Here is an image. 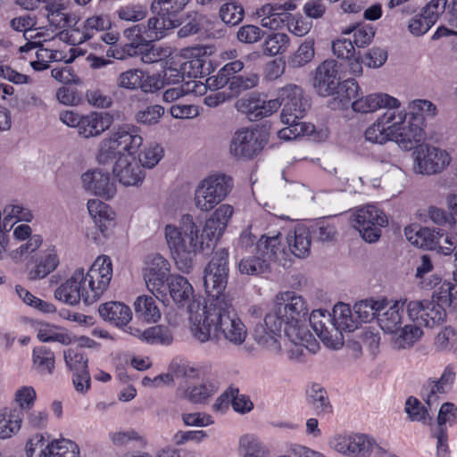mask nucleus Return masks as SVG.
Masks as SVG:
<instances>
[{"label":"nucleus","mask_w":457,"mask_h":457,"mask_svg":"<svg viewBox=\"0 0 457 457\" xmlns=\"http://www.w3.org/2000/svg\"><path fill=\"white\" fill-rule=\"evenodd\" d=\"M228 250H217L204 269V286L208 301L200 315H192V333L200 343L220 335L230 343L241 345L245 340L246 329L232 304V298L225 292L228 278Z\"/></svg>","instance_id":"1"},{"label":"nucleus","mask_w":457,"mask_h":457,"mask_svg":"<svg viewBox=\"0 0 457 457\" xmlns=\"http://www.w3.org/2000/svg\"><path fill=\"white\" fill-rule=\"evenodd\" d=\"M309 308L303 296L292 291L280 293L276 297L273 312L265 315L263 323L257 324L253 336L259 344L275 342L284 326L285 336L295 345L311 344L318 347V343L306 327Z\"/></svg>","instance_id":"2"},{"label":"nucleus","mask_w":457,"mask_h":457,"mask_svg":"<svg viewBox=\"0 0 457 457\" xmlns=\"http://www.w3.org/2000/svg\"><path fill=\"white\" fill-rule=\"evenodd\" d=\"M112 277L111 259L108 256L98 257L87 273L83 269H77L55 289L54 297L69 305H77L80 301L90 305L107 289Z\"/></svg>","instance_id":"3"},{"label":"nucleus","mask_w":457,"mask_h":457,"mask_svg":"<svg viewBox=\"0 0 457 457\" xmlns=\"http://www.w3.org/2000/svg\"><path fill=\"white\" fill-rule=\"evenodd\" d=\"M241 274L258 276L269 270L270 262L278 260L282 251L280 233L268 237L262 235L259 240L248 229L244 230L235 246Z\"/></svg>","instance_id":"4"},{"label":"nucleus","mask_w":457,"mask_h":457,"mask_svg":"<svg viewBox=\"0 0 457 457\" xmlns=\"http://www.w3.org/2000/svg\"><path fill=\"white\" fill-rule=\"evenodd\" d=\"M199 233L200 226L190 214L183 215L179 226H165L167 245L178 269L182 272L189 273L194 267L196 253L207 249L205 240Z\"/></svg>","instance_id":"5"},{"label":"nucleus","mask_w":457,"mask_h":457,"mask_svg":"<svg viewBox=\"0 0 457 457\" xmlns=\"http://www.w3.org/2000/svg\"><path fill=\"white\" fill-rule=\"evenodd\" d=\"M142 30H125L129 32L128 37H131L130 42L125 44L123 51L129 56H141V60L145 63H154L162 61L170 55V51L168 48L155 47L154 41L165 37L166 30H144L146 34L145 38Z\"/></svg>","instance_id":"6"},{"label":"nucleus","mask_w":457,"mask_h":457,"mask_svg":"<svg viewBox=\"0 0 457 457\" xmlns=\"http://www.w3.org/2000/svg\"><path fill=\"white\" fill-rule=\"evenodd\" d=\"M233 187V179L225 174H212L203 179L195 192V204L208 212L221 203Z\"/></svg>","instance_id":"7"},{"label":"nucleus","mask_w":457,"mask_h":457,"mask_svg":"<svg viewBox=\"0 0 457 457\" xmlns=\"http://www.w3.org/2000/svg\"><path fill=\"white\" fill-rule=\"evenodd\" d=\"M280 106H283L280 119L287 125L303 127L298 122L304 117L311 107V100L304 94L302 87L296 84H287L278 91V98Z\"/></svg>","instance_id":"8"},{"label":"nucleus","mask_w":457,"mask_h":457,"mask_svg":"<svg viewBox=\"0 0 457 457\" xmlns=\"http://www.w3.org/2000/svg\"><path fill=\"white\" fill-rule=\"evenodd\" d=\"M393 123L395 122V128L392 129V141L406 150H411L424 139L423 129L420 126L423 118L414 112L406 113L403 111H395Z\"/></svg>","instance_id":"9"},{"label":"nucleus","mask_w":457,"mask_h":457,"mask_svg":"<svg viewBox=\"0 0 457 457\" xmlns=\"http://www.w3.org/2000/svg\"><path fill=\"white\" fill-rule=\"evenodd\" d=\"M268 143V134L257 129L243 128L235 132L229 153L237 159L251 160L257 156Z\"/></svg>","instance_id":"10"},{"label":"nucleus","mask_w":457,"mask_h":457,"mask_svg":"<svg viewBox=\"0 0 457 457\" xmlns=\"http://www.w3.org/2000/svg\"><path fill=\"white\" fill-rule=\"evenodd\" d=\"M28 457H79V448L71 440L62 438L52 442L37 435L26 445Z\"/></svg>","instance_id":"11"},{"label":"nucleus","mask_w":457,"mask_h":457,"mask_svg":"<svg viewBox=\"0 0 457 457\" xmlns=\"http://www.w3.org/2000/svg\"><path fill=\"white\" fill-rule=\"evenodd\" d=\"M353 227L361 237L369 242H376L381 236V228L387 224L386 214L374 205L360 208L353 214Z\"/></svg>","instance_id":"12"},{"label":"nucleus","mask_w":457,"mask_h":457,"mask_svg":"<svg viewBox=\"0 0 457 457\" xmlns=\"http://www.w3.org/2000/svg\"><path fill=\"white\" fill-rule=\"evenodd\" d=\"M409 318L427 328L439 326L445 321L446 311L434 298L431 300H414L406 304Z\"/></svg>","instance_id":"13"},{"label":"nucleus","mask_w":457,"mask_h":457,"mask_svg":"<svg viewBox=\"0 0 457 457\" xmlns=\"http://www.w3.org/2000/svg\"><path fill=\"white\" fill-rule=\"evenodd\" d=\"M170 263L161 254L153 255L145 269L144 278L153 294L165 295L166 282L170 279Z\"/></svg>","instance_id":"14"},{"label":"nucleus","mask_w":457,"mask_h":457,"mask_svg":"<svg viewBox=\"0 0 457 457\" xmlns=\"http://www.w3.org/2000/svg\"><path fill=\"white\" fill-rule=\"evenodd\" d=\"M332 445L337 452L346 456L369 457L376 443L364 434H352L335 436Z\"/></svg>","instance_id":"15"},{"label":"nucleus","mask_w":457,"mask_h":457,"mask_svg":"<svg viewBox=\"0 0 457 457\" xmlns=\"http://www.w3.org/2000/svg\"><path fill=\"white\" fill-rule=\"evenodd\" d=\"M173 302L180 307L187 306L189 318L192 315H200L201 303L195 300L194 288L188 280L180 275H170L166 285V289Z\"/></svg>","instance_id":"16"},{"label":"nucleus","mask_w":457,"mask_h":457,"mask_svg":"<svg viewBox=\"0 0 457 457\" xmlns=\"http://www.w3.org/2000/svg\"><path fill=\"white\" fill-rule=\"evenodd\" d=\"M414 154L417 171L421 174L440 172L450 162V156L446 151L435 146L421 145Z\"/></svg>","instance_id":"17"},{"label":"nucleus","mask_w":457,"mask_h":457,"mask_svg":"<svg viewBox=\"0 0 457 457\" xmlns=\"http://www.w3.org/2000/svg\"><path fill=\"white\" fill-rule=\"evenodd\" d=\"M280 104L278 100H264L257 94L238 99L236 108L238 112L245 113L251 121L260 120L269 117L278 110Z\"/></svg>","instance_id":"18"},{"label":"nucleus","mask_w":457,"mask_h":457,"mask_svg":"<svg viewBox=\"0 0 457 457\" xmlns=\"http://www.w3.org/2000/svg\"><path fill=\"white\" fill-rule=\"evenodd\" d=\"M457 422V407L452 403H445L437 415V427L432 431L436 439V457H450L447 444L446 424L453 426Z\"/></svg>","instance_id":"19"},{"label":"nucleus","mask_w":457,"mask_h":457,"mask_svg":"<svg viewBox=\"0 0 457 457\" xmlns=\"http://www.w3.org/2000/svg\"><path fill=\"white\" fill-rule=\"evenodd\" d=\"M339 79L337 62L326 60L315 71L313 87L321 96H335Z\"/></svg>","instance_id":"20"},{"label":"nucleus","mask_w":457,"mask_h":457,"mask_svg":"<svg viewBox=\"0 0 457 457\" xmlns=\"http://www.w3.org/2000/svg\"><path fill=\"white\" fill-rule=\"evenodd\" d=\"M81 180L83 187L96 195L111 199L116 194L115 182L109 172L101 170H88L81 176Z\"/></svg>","instance_id":"21"},{"label":"nucleus","mask_w":457,"mask_h":457,"mask_svg":"<svg viewBox=\"0 0 457 457\" xmlns=\"http://www.w3.org/2000/svg\"><path fill=\"white\" fill-rule=\"evenodd\" d=\"M278 8L265 4L256 11L260 23L266 29H299L298 20L287 12H277Z\"/></svg>","instance_id":"22"},{"label":"nucleus","mask_w":457,"mask_h":457,"mask_svg":"<svg viewBox=\"0 0 457 457\" xmlns=\"http://www.w3.org/2000/svg\"><path fill=\"white\" fill-rule=\"evenodd\" d=\"M395 117V110H386L373 124L369 126L364 133L365 139L372 144L383 145L387 141H392V129L395 128V122L393 123Z\"/></svg>","instance_id":"23"},{"label":"nucleus","mask_w":457,"mask_h":457,"mask_svg":"<svg viewBox=\"0 0 457 457\" xmlns=\"http://www.w3.org/2000/svg\"><path fill=\"white\" fill-rule=\"evenodd\" d=\"M400 101L386 93L370 94L359 97L352 102V108L354 112L368 113L373 112L380 108L386 110H397L400 107Z\"/></svg>","instance_id":"24"},{"label":"nucleus","mask_w":457,"mask_h":457,"mask_svg":"<svg viewBox=\"0 0 457 457\" xmlns=\"http://www.w3.org/2000/svg\"><path fill=\"white\" fill-rule=\"evenodd\" d=\"M404 233L408 241L420 248L437 250L439 253L440 240L444 236L443 230L430 229L427 227H408Z\"/></svg>","instance_id":"25"},{"label":"nucleus","mask_w":457,"mask_h":457,"mask_svg":"<svg viewBox=\"0 0 457 457\" xmlns=\"http://www.w3.org/2000/svg\"><path fill=\"white\" fill-rule=\"evenodd\" d=\"M87 205L97 229L104 237H109L115 227V213L105 203L98 199L88 200Z\"/></svg>","instance_id":"26"},{"label":"nucleus","mask_w":457,"mask_h":457,"mask_svg":"<svg viewBox=\"0 0 457 457\" xmlns=\"http://www.w3.org/2000/svg\"><path fill=\"white\" fill-rule=\"evenodd\" d=\"M450 0H431L410 21L408 29H431L445 10Z\"/></svg>","instance_id":"27"},{"label":"nucleus","mask_w":457,"mask_h":457,"mask_svg":"<svg viewBox=\"0 0 457 457\" xmlns=\"http://www.w3.org/2000/svg\"><path fill=\"white\" fill-rule=\"evenodd\" d=\"M113 173L120 183L124 186H138L145 179V171L142 167L133 159L130 162L126 157H120L113 166Z\"/></svg>","instance_id":"28"},{"label":"nucleus","mask_w":457,"mask_h":457,"mask_svg":"<svg viewBox=\"0 0 457 457\" xmlns=\"http://www.w3.org/2000/svg\"><path fill=\"white\" fill-rule=\"evenodd\" d=\"M111 122V117L107 113L91 112L82 115L78 133L84 138L97 137L110 127Z\"/></svg>","instance_id":"29"},{"label":"nucleus","mask_w":457,"mask_h":457,"mask_svg":"<svg viewBox=\"0 0 457 457\" xmlns=\"http://www.w3.org/2000/svg\"><path fill=\"white\" fill-rule=\"evenodd\" d=\"M112 137L122 156H126V154L132 156L137 153L143 144V138L138 135L135 127H120L117 131L112 133Z\"/></svg>","instance_id":"30"},{"label":"nucleus","mask_w":457,"mask_h":457,"mask_svg":"<svg viewBox=\"0 0 457 457\" xmlns=\"http://www.w3.org/2000/svg\"><path fill=\"white\" fill-rule=\"evenodd\" d=\"M100 316L117 327L127 326L132 318L130 308L121 302H107L98 308Z\"/></svg>","instance_id":"31"},{"label":"nucleus","mask_w":457,"mask_h":457,"mask_svg":"<svg viewBox=\"0 0 457 457\" xmlns=\"http://www.w3.org/2000/svg\"><path fill=\"white\" fill-rule=\"evenodd\" d=\"M406 302V300L402 303L395 302L390 306L387 305L384 311L379 312L378 323L386 333H397L401 328L404 312L403 305Z\"/></svg>","instance_id":"32"},{"label":"nucleus","mask_w":457,"mask_h":457,"mask_svg":"<svg viewBox=\"0 0 457 457\" xmlns=\"http://www.w3.org/2000/svg\"><path fill=\"white\" fill-rule=\"evenodd\" d=\"M291 253L297 258H306L311 252V231L305 226H297L287 237Z\"/></svg>","instance_id":"33"},{"label":"nucleus","mask_w":457,"mask_h":457,"mask_svg":"<svg viewBox=\"0 0 457 457\" xmlns=\"http://www.w3.org/2000/svg\"><path fill=\"white\" fill-rule=\"evenodd\" d=\"M59 265V258L54 247L49 248L42 253L39 259L36 262L34 269L29 272L30 280H37L46 278L53 272Z\"/></svg>","instance_id":"34"},{"label":"nucleus","mask_w":457,"mask_h":457,"mask_svg":"<svg viewBox=\"0 0 457 457\" xmlns=\"http://www.w3.org/2000/svg\"><path fill=\"white\" fill-rule=\"evenodd\" d=\"M332 325L341 333L352 332L358 328L359 322L353 318L349 304L338 303L333 308Z\"/></svg>","instance_id":"35"},{"label":"nucleus","mask_w":457,"mask_h":457,"mask_svg":"<svg viewBox=\"0 0 457 457\" xmlns=\"http://www.w3.org/2000/svg\"><path fill=\"white\" fill-rule=\"evenodd\" d=\"M389 303L386 300L376 301L373 298L361 300L353 305V312L361 322H370L375 318L378 320L379 312H382Z\"/></svg>","instance_id":"36"},{"label":"nucleus","mask_w":457,"mask_h":457,"mask_svg":"<svg viewBox=\"0 0 457 457\" xmlns=\"http://www.w3.org/2000/svg\"><path fill=\"white\" fill-rule=\"evenodd\" d=\"M307 403L317 415L332 413L333 408L326 390L319 384H313L306 392Z\"/></svg>","instance_id":"37"},{"label":"nucleus","mask_w":457,"mask_h":457,"mask_svg":"<svg viewBox=\"0 0 457 457\" xmlns=\"http://www.w3.org/2000/svg\"><path fill=\"white\" fill-rule=\"evenodd\" d=\"M33 368L43 375H51L54 370L55 356L54 352L45 346H36L32 352Z\"/></svg>","instance_id":"38"},{"label":"nucleus","mask_w":457,"mask_h":457,"mask_svg":"<svg viewBox=\"0 0 457 457\" xmlns=\"http://www.w3.org/2000/svg\"><path fill=\"white\" fill-rule=\"evenodd\" d=\"M136 315L147 322H155L161 317V312L152 296L141 295L134 303Z\"/></svg>","instance_id":"39"},{"label":"nucleus","mask_w":457,"mask_h":457,"mask_svg":"<svg viewBox=\"0 0 457 457\" xmlns=\"http://www.w3.org/2000/svg\"><path fill=\"white\" fill-rule=\"evenodd\" d=\"M433 298L443 307L447 306L457 311V284L448 281L443 282L433 293Z\"/></svg>","instance_id":"40"},{"label":"nucleus","mask_w":457,"mask_h":457,"mask_svg":"<svg viewBox=\"0 0 457 457\" xmlns=\"http://www.w3.org/2000/svg\"><path fill=\"white\" fill-rule=\"evenodd\" d=\"M230 79L229 91L236 97L244 91L256 87L260 82V76L255 72H249L234 76Z\"/></svg>","instance_id":"41"},{"label":"nucleus","mask_w":457,"mask_h":457,"mask_svg":"<svg viewBox=\"0 0 457 457\" xmlns=\"http://www.w3.org/2000/svg\"><path fill=\"white\" fill-rule=\"evenodd\" d=\"M173 339V333L167 326L157 325L144 330V341L151 345H170Z\"/></svg>","instance_id":"42"},{"label":"nucleus","mask_w":457,"mask_h":457,"mask_svg":"<svg viewBox=\"0 0 457 457\" xmlns=\"http://www.w3.org/2000/svg\"><path fill=\"white\" fill-rule=\"evenodd\" d=\"M30 37L34 40L28 41L24 46L20 47V51L21 53L29 52L33 48L38 47V50L36 53L37 59L40 61L51 62L50 54H52V48L44 47L43 42H46L48 39L46 37V34L44 32H38L35 36L30 35Z\"/></svg>","instance_id":"43"},{"label":"nucleus","mask_w":457,"mask_h":457,"mask_svg":"<svg viewBox=\"0 0 457 457\" xmlns=\"http://www.w3.org/2000/svg\"><path fill=\"white\" fill-rule=\"evenodd\" d=\"M314 41L306 39L300 45L297 51L289 58V65L294 68L303 67L314 57Z\"/></svg>","instance_id":"44"},{"label":"nucleus","mask_w":457,"mask_h":457,"mask_svg":"<svg viewBox=\"0 0 457 457\" xmlns=\"http://www.w3.org/2000/svg\"><path fill=\"white\" fill-rule=\"evenodd\" d=\"M224 223L218 222L213 213L205 221V225L202 230V237L205 240V245L207 249H210L215 243V241L223 234L225 231Z\"/></svg>","instance_id":"45"},{"label":"nucleus","mask_w":457,"mask_h":457,"mask_svg":"<svg viewBox=\"0 0 457 457\" xmlns=\"http://www.w3.org/2000/svg\"><path fill=\"white\" fill-rule=\"evenodd\" d=\"M240 448L245 456L266 457V446L253 435H245L239 440Z\"/></svg>","instance_id":"46"},{"label":"nucleus","mask_w":457,"mask_h":457,"mask_svg":"<svg viewBox=\"0 0 457 457\" xmlns=\"http://www.w3.org/2000/svg\"><path fill=\"white\" fill-rule=\"evenodd\" d=\"M404 410L411 421H420L426 424L431 420L428 409L413 396H410L406 400Z\"/></svg>","instance_id":"47"},{"label":"nucleus","mask_w":457,"mask_h":457,"mask_svg":"<svg viewBox=\"0 0 457 457\" xmlns=\"http://www.w3.org/2000/svg\"><path fill=\"white\" fill-rule=\"evenodd\" d=\"M335 95L337 96L336 97L338 98L344 105H345L349 104L351 100L359 98V85L354 79H347L339 82Z\"/></svg>","instance_id":"48"},{"label":"nucleus","mask_w":457,"mask_h":457,"mask_svg":"<svg viewBox=\"0 0 457 457\" xmlns=\"http://www.w3.org/2000/svg\"><path fill=\"white\" fill-rule=\"evenodd\" d=\"M309 322L313 331L321 339H325L328 335L327 322L332 323V318L329 313L326 314V312L321 310L312 311L308 315Z\"/></svg>","instance_id":"49"},{"label":"nucleus","mask_w":457,"mask_h":457,"mask_svg":"<svg viewBox=\"0 0 457 457\" xmlns=\"http://www.w3.org/2000/svg\"><path fill=\"white\" fill-rule=\"evenodd\" d=\"M289 38L285 33H273L269 35L263 43L264 53L269 55H277L286 51Z\"/></svg>","instance_id":"50"},{"label":"nucleus","mask_w":457,"mask_h":457,"mask_svg":"<svg viewBox=\"0 0 457 457\" xmlns=\"http://www.w3.org/2000/svg\"><path fill=\"white\" fill-rule=\"evenodd\" d=\"M48 21L54 29H73L78 21V17L73 13L62 10H54L48 13Z\"/></svg>","instance_id":"51"},{"label":"nucleus","mask_w":457,"mask_h":457,"mask_svg":"<svg viewBox=\"0 0 457 457\" xmlns=\"http://www.w3.org/2000/svg\"><path fill=\"white\" fill-rule=\"evenodd\" d=\"M448 391L438 380H428L421 389V396L427 405L431 409L434 405H437L440 395H444Z\"/></svg>","instance_id":"52"},{"label":"nucleus","mask_w":457,"mask_h":457,"mask_svg":"<svg viewBox=\"0 0 457 457\" xmlns=\"http://www.w3.org/2000/svg\"><path fill=\"white\" fill-rule=\"evenodd\" d=\"M217 390L215 384L212 382L203 383L186 391L187 399L194 403H201L212 395Z\"/></svg>","instance_id":"53"},{"label":"nucleus","mask_w":457,"mask_h":457,"mask_svg":"<svg viewBox=\"0 0 457 457\" xmlns=\"http://www.w3.org/2000/svg\"><path fill=\"white\" fill-rule=\"evenodd\" d=\"M420 325H405L403 328H400L398 337H396V343L399 347L406 348L412 345L422 336V330L420 328Z\"/></svg>","instance_id":"54"},{"label":"nucleus","mask_w":457,"mask_h":457,"mask_svg":"<svg viewBox=\"0 0 457 457\" xmlns=\"http://www.w3.org/2000/svg\"><path fill=\"white\" fill-rule=\"evenodd\" d=\"M220 16L227 25L236 26L244 17V9L236 3H227L220 7Z\"/></svg>","instance_id":"55"},{"label":"nucleus","mask_w":457,"mask_h":457,"mask_svg":"<svg viewBox=\"0 0 457 457\" xmlns=\"http://www.w3.org/2000/svg\"><path fill=\"white\" fill-rule=\"evenodd\" d=\"M64 360L66 365L74 372L88 370L87 359L81 349L70 348L64 351Z\"/></svg>","instance_id":"56"},{"label":"nucleus","mask_w":457,"mask_h":457,"mask_svg":"<svg viewBox=\"0 0 457 457\" xmlns=\"http://www.w3.org/2000/svg\"><path fill=\"white\" fill-rule=\"evenodd\" d=\"M163 149L158 144H151L139 154L138 160L142 167L153 168L162 158Z\"/></svg>","instance_id":"57"},{"label":"nucleus","mask_w":457,"mask_h":457,"mask_svg":"<svg viewBox=\"0 0 457 457\" xmlns=\"http://www.w3.org/2000/svg\"><path fill=\"white\" fill-rule=\"evenodd\" d=\"M143 78V71L130 69L121 72L117 79V86L121 88L135 90L137 89Z\"/></svg>","instance_id":"58"},{"label":"nucleus","mask_w":457,"mask_h":457,"mask_svg":"<svg viewBox=\"0 0 457 457\" xmlns=\"http://www.w3.org/2000/svg\"><path fill=\"white\" fill-rule=\"evenodd\" d=\"M163 114L164 108L159 104H154L137 112L136 120L140 124L154 125L159 122V120Z\"/></svg>","instance_id":"59"},{"label":"nucleus","mask_w":457,"mask_h":457,"mask_svg":"<svg viewBox=\"0 0 457 457\" xmlns=\"http://www.w3.org/2000/svg\"><path fill=\"white\" fill-rule=\"evenodd\" d=\"M91 35L86 33L85 30H60L59 33L52 36L51 41L55 42L56 39L59 41L65 42L70 46H77L85 42L87 38H90Z\"/></svg>","instance_id":"60"},{"label":"nucleus","mask_w":457,"mask_h":457,"mask_svg":"<svg viewBox=\"0 0 457 457\" xmlns=\"http://www.w3.org/2000/svg\"><path fill=\"white\" fill-rule=\"evenodd\" d=\"M117 14L120 20L137 22L146 17L147 10L140 4H128L120 7Z\"/></svg>","instance_id":"61"},{"label":"nucleus","mask_w":457,"mask_h":457,"mask_svg":"<svg viewBox=\"0 0 457 457\" xmlns=\"http://www.w3.org/2000/svg\"><path fill=\"white\" fill-rule=\"evenodd\" d=\"M117 157H123L118 146H116L115 140L112 135L105 139L101 146L97 155V160L100 163H106Z\"/></svg>","instance_id":"62"},{"label":"nucleus","mask_w":457,"mask_h":457,"mask_svg":"<svg viewBox=\"0 0 457 457\" xmlns=\"http://www.w3.org/2000/svg\"><path fill=\"white\" fill-rule=\"evenodd\" d=\"M437 350H453L457 348V333L451 327H445L436 337Z\"/></svg>","instance_id":"63"},{"label":"nucleus","mask_w":457,"mask_h":457,"mask_svg":"<svg viewBox=\"0 0 457 457\" xmlns=\"http://www.w3.org/2000/svg\"><path fill=\"white\" fill-rule=\"evenodd\" d=\"M57 100L64 105H79L82 103V94L71 86H62L56 91Z\"/></svg>","instance_id":"64"}]
</instances>
